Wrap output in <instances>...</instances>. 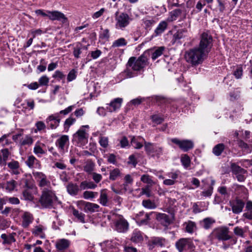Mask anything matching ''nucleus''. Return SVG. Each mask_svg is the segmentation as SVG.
Masks as SVG:
<instances>
[{
	"instance_id": "obj_39",
	"label": "nucleus",
	"mask_w": 252,
	"mask_h": 252,
	"mask_svg": "<svg viewBox=\"0 0 252 252\" xmlns=\"http://www.w3.org/2000/svg\"><path fill=\"white\" fill-rule=\"evenodd\" d=\"M82 53V44L80 42H77L73 48V55L75 59H78L81 58Z\"/></svg>"
},
{
	"instance_id": "obj_26",
	"label": "nucleus",
	"mask_w": 252,
	"mask_h": 252,
	"mask_svg": "<svg viewBox=\"0 0 252 252\" xmlns=\"http://www.w3.org/2000/svg\"><path fill=\"white\" fill-rule=\"evenodd\" d=\"M83 204L84 206V211L87 213H94L98 212L99 206L96 204L85 202L83 201Z\"/></svg>"
},
{
	"instance_id": "obj_15",
	"label": "nucleus",
	"mask_w": 252,
	"mask_h": 252,
	"mask_svg": "<svg viewBox=\"0 0 252 252\" xmlns=\"http://www.w3.org/2000/svg\"><path fill=\"white\" fill-rule=\"evenodd\" d=\"M155 213L156 214L157 221L166 229L168 228L169 225L172 223V220L168 215L161 213L155 212Z\"/></svg>"
},
{
	"instance_id": "obj_21",
	"label": "nucleus",
	"mask_w": 252,
	"mask_h": 252,
	"mask_svg": "<svg viewBox=\"0 0 252 252\" xmlns=\"http://www.w3.org/2000/svg\"><path fill=\"white\" fill-rule=\"evenodd\" d=\"M168 23L165 21H161L154 31L152 37L160 36L167 29Z\"/></svg>"
},
{
	"instance_id": "obj_47",
	"label": "nucleus",
	"mask_w": 252,
	"mask_h": 252,
	"mask_svg": "<svg viewBox=\"0 0 252 252\" xmlns=\"http://www.w3.org/2000/svg\"><path fill=\"white\" fill-rule=\"evenodd\" d=\"M142 204L144 207L149 209H154L157 208L155 203L150 199L143 200Z\"/></svg>"
},
{
	"instance_id": "obj_50",
	"label": "nucleus",
	"mask_w": 252,
	"mask_h": 252,
	"mask_svg": "<svg viewBox=\"0 0 252 252\" xmlns=\"http://www.w3.org/2000/svg\"><path fill=\"white\" fill-rule=\"evenodd\" d=\"M164 47L161 46L158 47L152 54V59L153 60H155L158 57L160 56L163 54V51L164 50Z\"/></svg>"
},
{
	"instance_id": "obj_63",
	"label": "nucleus",
	"mask_w": 252,
	"mask_h": 252,
	"mask_svg": "<svg viewBox=\"0 0 252 252\" xmlns=\"http://www.w3.org/2000/svg\"><path fill=\"white\" fill-rule=\"evenodd\" d=\"M151 119L153 122L158 125L161 124L164 120L163 118L157 115H153L151 116Z\"/></svg>"
},
{
	"instance_id": "obj_62",
	"label": "nucleus",
	"mask_w": 252,
	"mask_h": 252,
	"mask_svg": "<svg viewBox=\"0 0 252 252\" xmlns=\"http://www.w3.org/2000/svg\"><path fill=\"white\" fill-rule=\"evenodd\" d=\"M213 189V187H209L207 190H204L201 192V195L205 197H210L212 194Z\"/></svg>"
},
{
	"instance_id": "obj_35",
	"label": "nucleus",
	"mask_w": 252,
	"mask_h": 252,
	"mask_svg": "<svg viewBox=\"0 0 252 252\" xmlns=\"http://www.w3.org/2000/svg\"><path fill=\"white\" fill-rule=\"evenodd\" d=\"M185 101L183 100L178 101H174L171 100V103L169 104L168 107H170L171 112H175L179 107L183 108L182 106L183 105L185 106Z\"/></svg>"
},
{
	"instance_id": "obj_49",
	"label": "nucleus",
	"mask_w": 252,
	"mask_h": 252,
	"mask_svg": "<svg viewBox=\"0 0 252 252\" xmlns=\"http://www.w3.org/2000/svg\"><path fill=\"white\" fill-rule=\"evenodd\" d=\"M186 224V230L188 233H192L196 228V225L194 222L189 220Z\"/></svg>"
},
{
	"instance_id": "obj_9",
	"label": "nucleus",
	"mask_w": 252,
	"mask_h": 252,
	"mask_svg": "<svg viewBox=\"0 0 252 252\" xmlns=\"http://www.w3.org/2000/svg\"><path fill=\"white\" fill-rule=\"evenodd\" d=\"M32 174L38 187L41 189L43 190V189H51V182L44 173L41 172H33Z\"/></svg>"
},
{
	"instance_id": "obj_34",
	"label": "nucleus",
	"mask_w": 252,
	"mask_h": 252,
	"mask_svg": "<svg viewBox=\"0 0 252 252\" xmlns=\"http://www.w3.org/2000/svg\"><path fill=\"white\" fill-rule=\"evenodd\" d=\"M166 240L162 237H154L149 242V245L152 247L155 246L163 247L164 246Z\"/></svg>"
},
{
	"instance_id": "obj_64",
	"label": "nucleus",
	"mask_w": 252,
	"mask_h": 252,
	"mask_svg": "<svg viewBox=\"0 0 252 252\" xmlns=\"http://www.w3.org/2000/svg\"><path fill=\"white\" fill-rule=\"evenodd\" d=\"M233 75L237 79L241 78L243 75V69L241 66H238L233 72Z\"/></svg>"
},
{
	"instance_id": "obj_18",
	"label": "nucleus",
	"mask_w": 252,
	"mask_h": 252,
	"mask_svg": "<svg viewBox=\"0 0 252 252\" xmlns=\"http://www.w3.org/2000/svg\"><path fill=\"white\" fill-rule=\"evenodd\" d=\"M88 138V134L85 129L80 128L73 135V140L77 143H82L87 141Z\"/></svg>"
},
{
	"instance_id": "obj_61",
	"label": "nucleus",
	"mask_w": 252,
	"mask_h": 252,
	"mask_svg": "<svg viewBox=\"0 0 252 252\" xmlns=\"http://www.w3.org/2000/svg\"><path fill=\"white\" fill-rule=\"evenodd\" d=\"M143 23L146 29H150L156 23V21L153 19L150 20L144 19L143 20Z\"/></svg>"
},
{
	"instance_id": "obj_20",
	"label": "nucleus",
	"mask_w": 252,
	"mask_h": 252,
	"mask_svg": "<svg viewBox=\"0 0 252 252\" xmlns=\"http://www.w3.org/2000/svg\"><path fill=\"white\" fill-rule=\"evenodd\" d=\"M49 13V18L52 21L58 20L64 23L67 21V18L63 13L58 11H47Z\"/></svg>"
},
{
	"instance_id": "obj_12",
	"label": "nucleus",
	"mask_w": 252,
	"mask_h": 252,
	"mask_svg": "<svg viewBox=\"0 0 252 252\" xmlns=\"http://www.w3.org/2000/svg\"><path fill=\"white\" fill-rule=\"evenodd\" d=\"M152 101L156 103L161 108V112H165V107H168V105L171 103V100L161 95H153L149 97Z\"/></svg>"
},
{
	"instance_id": "obj_8",
	"label": "nucleus",
	"mask_w": 252,
	"mask_h": 252,
	"mask_svg": "<svg viewBox=\"0 0 252 252\" xmlns=\"http://www.w3.org/2000/svg\"><path fill=\"white\" fill-rule=\"evenodd\" d=\"M175 247L179 252H184L188 250H193L195 246L191 238H180L175 243Z\"/></svg>"
},
{
	"instance_id": "obj_60",
	"label": "nucleus",
	"mask_w": 252,
	"mask_h": 252,
	"mask_svg": "<svg viewBox=\"0 0 252 252\" xmlns=\"http://www.w3.org/2000/svg\"><path fill=\"white\" fill-rule=\"evenodd\" d=\"M232 172L233 174H236L240 171H243V168L236 164L235 163H232L230 166Z\"/></svg>"
},
{
	"instance_id": "obj_7",
	"label": "nucleus",
	"mask_w": 252,
	"mask_h": 252,
	"mask_svg": "<svg viewBox=\"0 0 252 252\" xmlns=\"http://www.w3.org/2000/svg\"><path fill=\"white\" fill-rule=\"evenodd\" d=\"M115 18L116 21L115 28L121 30H124L132 20V19L127 13L125 12L119 13L118 11L115 13Z\"/></svg>"
},
{
	"instance_id": "obj_25",
	"label": "nucleus",
	"mask_w": 252,
	"mask_h": 252,
	"mask_svg": "<svg viewBox=\"0 0 252 252\" xmlns=\"http://www.w3.org/2000/svg\"><path fill=\"white\" fill-rule=\"evenodd\" d=\"M66 188L68 193L71 196L77 195L81 190L79 186H78L77 184L72 182L69 183L67 185Z\"/></svg>"
},
{
	"instance_id": "obj_16",
	"label": "nucleus",
	"mask_w": 252,
	"mask_h": 252,
	"mask_svg": "<svg viewBox=\"0 0 252 252\" xmlns=\"http://www.w3.org/2000/svg\"><path fill=\"white\" fill-rule=\"evenodd\" d=\"M60 122L58 115L55 114L50 115L46 120L48 128L52 129L56 128L59 126Z\"/></svg>"
},
{
	"instance_id": "obj_31",
	"label": "nucleus",
	"mask_w": 252,
	"mask_h": 252,
	"mask_svg": "<svg viewBox=\"0 0 252 252\" xmlns=\"http://www.w3.org/2000/svg\"><path fill=\"white\" fill-rule=\"evenodd\" d=\"M20 185L24 189H32L34 185L31 177H23L20 181Z\"/></svg>"
},
{
	"instance_id": "obj_59",
	"label": "nucleus",
	"mask_w": 252,
	"mask_h": 252,
	"mask_svg": "<svg viewBox=\"0 0 252 252\" xmlns=\"http://www.w3.org/2000/svg\"><path fill=\"white\" fill-rule=\"evenodd\" d=\"M76 73L77 71L75 69H72L71 70L67 76V82H71L75 79L77 76Z\"/></svg>"
},
{
	"instance_id": "obj_38",
	"label": "nucleus",
	"mask_w": 252,
	"mask_h": 252,
	"mask_svg": "<svg viewBox=\"0 0 252 252\" xmlns=\"http://www.w3.org/2000/svg\"><path fill=\"white\" fill-rule=\"evenodd\" d=\"M96 187L97 185L93 182H88L87 181L81 182L79 186L81 190L87 189H94Z\"/></svg>"
},
{
	"instance_id": "obj_1",
	"label": "nucleus",
	"mask_w": 252,
	"mask_h": 252,
	"mask_svg": "<svg viewBox=\"0 0 252 252\" xmlns=\"http://www.w3.org/2000/svg\"><path fill=\"white\" fill-rule=\"evenodd\" d=\"M150 56V51H145L139 57H130L126 64L125 70L126 77L132 78L135 76L133 71H144V68L149 65V60Z\"/></svg>"
},
{
	"instance_id": "obj_23",
	"label": "nucleus",
	"mask_w": 252,
	"mask_h": 252,
	"mask_svg": "<svg viewBox=\"0 0 252 252\" xmlns=\"http://www.w3.org/2000/svg\"><path fill=\"white\" fill-rule=\"evenodd\" d=\"M26 165L31 168H40L41 164L39 160L36 159L33 156L31 155L28 157L25 162Z\"/></svg>"
},
{
	"instance_id": "obj_52",
	"label": "nucleus",
	"mask_w": 252,
	"mask_h": 252,
	"mask_svg": "<svg viewBox=\"0 0 252 252\" xmlns=\"http://www.w3.org/2000/svg\"><path fill=\"white\" fill-rule=\"evenodd\" d=\"M29 189H23L22 192L23 197L26 200L32 201L33 199V196Z\"/></svg>"
},
{
	"instance_id": "obj_36",
	"label": "nucleus",
	"mask_w": 252,
	"mask_h": 252,
	"mask_svg": "<svg viewBox=\"0 0 252 252\" xmlns=\"http://www.w3.org/2000/svg\"><path fill=\"white\" fill-rule=\"evenodd\" d=\"M122 173L120 169L115 168L110 170L109 179L111 181H115L122 177Z\"/></svg>"
},
{
	"instance_id": "obj_28",
	"label": "nucleus",
	"mask_w": 252,
	"mask_h": 252,
	"mask_svg": "<svg viewBox=\"0 0 252 252\" xmlns=\"http://www.w3.org/2000/svg\"><path fill=\"white\" fill-rule=\"evenodd\" d=\"M144 238L142 232L135 229L131 234L130 240L135 244H141L143 241Z\"/></svg>"
},
{
	"instance_id": "obj_5",
	"label": "nucleus",
	"mask_w": 252,
	"mask_h": 252,
	"mask_svg": "<svg viewBox=\"0 0 252 252\" xmlns=\"http://www.w3.org/2000/svg\"><path fill=\"white\" fill-rule=\"evenodd\" d=\"M111 218L113 222L114 228L119 232H125L128 230V223L124 218L123 216L120 215L113 213L108 216Z\"/></svg>"
},
{
	"instance_id": "obj_24",
	"label": "nucleus",
	"mask_w": 252,
	"mask_h": 252,
	"mask_svg": "<svg viewBox=\"0 0 252 252\" xmlns=\"http://www.w3.org/2000/svg\"><path fill=\"white\" fill-rule=\"evenodd\" d=\"M69 142V137L67 135H63L58 139L56 142V145L58 149L62 152H64L66 144Z\"/></svg>"
},
{
	"instance_id": "obj_6",
	"label": "nucleus",
	"mask_w": 252,
	"mask_h": 252,
	"mask_svg": "<svg viewBox=\"0 0 252 252\" xmlns=\"http://www.w3.org/2000/svg\"><path fill=\"white\" fill-rule=\"evenodd\" d=\"M200 39L198 48L208 55L213 46L212 36L208 32H204L201 34Z\"/></svg>"
},
{
	"instance_id": "obj_14",
	"label": "nucleus",
	"mask_w": 252,
	"mask_h": 252,
	"mask_svg": "<svg viewBox=\"0 0 252 252\" xmlns=\"http://www.w3.org/2000/svg\"><path fill=\"white\" fill-rule=\"evenodd\" d=\"M188 31L185 29L178 30L175 33L173 34L171 41L172 45L175 44H181L182 39L187 36Z\"/></svg>"
},
{
	"instance_id": "obj_29",
	"label": "nucleus",
	"mask_w": 252,
	"mask_h": 252,
	"mask_svg": "<svg viewBox=\"0 0 252 252\" xmlns=\"http://www.w3.org/2000/svg\"><path fill=\"white\" fill-rule=\"evenodd\" d=\"M10 154L7 148L3 149L0 151V165L4 166L6 164V161Z\"/></svg>"
},
{
	"instance_id": "obj_41",
	"label": "nucleus",
	"mask_w": 252,
	"mask_h": 252,
	"mask_svg": "<svg viewBox=\"0 0 252 252\" xmlns=\"http://www.w3.org/2000/svg\"><path fill=\"white\" fill-rule=\"evenodd\" d=\"M52 77L57 79L58 81L62 80L63 84L65 83V75L59 70H57L54 72Z\"/></svg>"
},
{
	"instance_id": "obj_32",
	"label": "nucleus",
	"mask_w": 252,
	"mask_h": 252,
	"mask_svg": "<svg viewBox=\"0 0 252 252\" xmlns=\"http://www.w3.org/2000/svg\"><path fill=\"white\" fill-rule=\"evenodd\" d=\"M45 227L42 225H36L32 230V232L35 236H39L40 238H45V234L43 232Z\"/></svg>"
},
{
	"instance_id": "obj_30",
	"label": "nucleus",
	"mask_w": 252,
	"mask_h": 252,
	"mask_svg": "<svg viewBox=\"0 0 252 252\" xmlns=\"http://www.w3.org/2000/svg\"><path fill=\"white\" fill-rule=\"evenodd\" d=\"M7 164L8 167L12 171V174L15 175L20 174V163L18 161L12 159Z\"/></svg>"
},
{
	"instance_id": "obj_44",
	"label": "nucleus",
	"mask_w": 252,
	"mask_h": 252,
	"mask_svg": "<svg viewBox=\"0 0 252 252\" xmlns=\"http://www.w3.org/2000/svg\"><path fill=\"white\" fill-rule=\"evenodd\" d=\"M72 214L75 218H76L78 220L82 222V223H85V215L82 213L80 212L79 211L76 210L75 209L73 208L72 210Z\"/></svg>"
},
{
	"instance_id": "obj_57",
	"label": "nucleus",
	"mask_w": 252,
	"mask_h": 252,
	"mask_svg": "<svg viewBox=\"0 0 252 252\" xmlns=\"http://www.w3.org/2000/svg\"><path fill=\"white\" fill-rule=\"evenodd\" d=\"M99 143L104 148H106L108 146V138L107 137H99Z\"/></svg>"
},
{
	"instance_id": "obj_46",
	"label": "nucleus",
	"mask_w": 252,
	"mask_h": 252,
	"mask_svg": "<svg viewBox=\"0 0 252 252\" xmlns=\"http://www.w3.org/2000/svg\"><path fill=\"white\" fill-rule=\"evenodd\" d=\"M145 150L146 153L149 155L154 154L155 149L156 146H155L152 143L147 142L144 141Z\"/></svg>"
},
{
	"instance_id": "obj_4",
	"label": "nucleus",
	"mask_w": 252,
	"mask_h": 252,
	"mask_svg": "<svg viewBox=\"0 0 252 252\" xmlns=\"http://www.w3.org/2000/svg\"><path fill=\"white\" fill-rule=\"evenodd\" d=\"M229 228L226 226H220L214 228L210 234L209 238L211 241L218 240L219 241H226L232 238L229 235Z\"/></svg>"
},
{
	"instance_id": "obj_2",
	"label": "nucleus",
	"mask_w": 252,
	"mask_h": 252,
	"mask_svg": "<svg viewBox=\"0 0 252 252\" xmlns=\"http://www.w3.org/2000/svg\"><path fill=\"white\" fill-rule=\"evenodd\" d=\"M58 201V197L51 189H43L39 199L41 206L46 208H53Z\"/></svg>"
},
{
	"instance_id": "obj_17",
	"label": "nucleus",
	"mask_w": 252,
	"mask_h": 252,
	"mask_svg": "<svg viewBox=\"0 0 252 252\" xmlns=\"http://www.w3.org/2000/svg\"><path fill=\"white\" fill-rule=\"evenodd\" d=\"M123 102L122 98L118 97L113 99L109 104H106V109L108 112H113L117 111L121 107Z\"/></svg>"
},
{
	"instance_id": "obj_13",
	"label": "nucleus",
	"mask_w": 252,
	"mask_h": 252,
	"mask_svg": "<svg viewBox=\"0 0 252 252\" xmlns=\"http://www.w3.org/2000/svg\"><path fill=\"white\" fill-rule=\"evenodd\" d=\"M155 212H151L149 213H145L144 211L139 212L135 217L136 221L139 225H147L151 220L150 216Z\"/></svg>"
},
{
	"instance_id": "obj_19",
	"label": "nucleus",
	"mask_w": 252,
	"mask_h": 252,
	"mask_svg": "<svg viewBox=\"0 0 252 252\" xmlns=\"http://www.w3.org/2000/svg\"><path fill=\"white\" fill-rule=\"evenodd\" d=\"M71 245L70 240L63 238L56 241L55 247L58 251L63 252L67 250Z\"/></svg>"
},
{
	"instance_id": "obj_11",
	"label": "nucleus",
	"mask_w": 252,
	"mask_h": 252,
	"mask_svg": "<svg viewBox=\"0 0 252 252\" xmlns=\"http://www.w3.org/2000/svg\"><path fill=\"white\" fill-rule=\"evenodd\" d=\"M171 141L174 144L178 145L180 149L184 152H187L193 148V142L189 140H181L178 138H172Z\"/></svg>"
},
{
	"instance_id": "obj_45",
	"label": "nucleus",
	"mask_w": 252,
	"mask_h": 252,
	"mask_svg": "<svg viewBox=\"0 0 252 252\" xmlns=\"http://www.w3.org/2000/svg\"><path fill=\"white\" fill-rule=\"evenodd\" d=\"M218 191L223 196L224 199H228L230 196V192L225 186L219 187Z\"/></svg>"
},
{
	"instance_id": "obj_22",
	"label": "nucleus",
	"mask_w": 252,
	"mask_h": 252,
	"mask_svg": "<svg viewBox=\"0 0 252 252\" xmlns=\"http://www.w3.org/2000/svg\"><path fill=\"white\" fill-rule=\"evenodd\" d=\"M22 225L25 228H28L34 220L33 215L28 212H25L24 213L22 216Z\"/></svg>"
},
{
	"instance_id": "obj_10",
	"label": "nucleus",
	"mask_w": 252,
	"mask_h": 252,
	"mask_svg": "<svg viewBox=\"0 0 252 252\" xmlns=\"http://www.w3.org/2000/svg\"><path fill=\"white\" fill-rule=\"evenodd\" d=\"M229 205L231 207L229 210H231L234 214H239L243 212L245 206V202L242 199L236 197L229 200Z\"/></svg>"
},
{
	"instance_id": "obj_53",
	"label": "nucleus",
	"mask_w": 252,
	"mask_h": 252,
	"mask_svg": "<svg viewBox=\"0 0 252 252\" xmlns=\"http://www.w3.org/2000/svg\"><path fill=\"white\" fill-rule=\"evenodd\" d=\"M98 193L97 192H94L92 191H85L83 194V197L86 199H93L97 196Z\"/></svg>"
},
{
	"instance_id": "obj_37",
	"label": "nucleus",
	"mask_w": 252,
	"mask_h": 252,
	"mask_svg": "<svg viewBox=\"0 0 252 252\" xmlns=\"http://www.w3.org/2000/svg\"><path fill=\"white\" fill-rule=\"evenodd\" d=\"M225 146L223 143H219L216 145L212 149L213 154L219 157L221 155L222 152L225 149Z\"/></svg>"
},
{
	"instance_id": "obj_48",
	"label": "nucleus",
	"mask_w": 252,
	"mask_h": 252,
	"mask_svg": "<svg viewBox=\"0 0 252 252\" xmlns=\"http://www.w3.org/2000/svg\"><path fill=\"white\" fill-rule=\"evenodd\" d=\"M127 44V42L126 40L123 38L121 37L117 40H116L114 41L112 45V47L115 48V47H119L121 46H126Z\"/></svg>"
},
{
	"instance_id": "obj_40",
	"label": "nucleus",
	"mask_w": 252,
	"mask_h": 252,
	"mask_svg": "<svg viewBox=\"0 0 252 252\" xmlns=\"http://www.w3.org/2000/svg\"><path fill=\"white\" fill-rule=\"evenodd\" d=\"M141 140L144 141V139L141 137H133L131 140V144L134 148L138 149H141L143 147Z\"/></svg>"
},
{
	"instance_id": "obj_56",
	"label": "nucleus",
	"mask_w": 252,
	"mask_h": 252,
	"mask_svg": "<svg viewBox=\"0 0 252 252\" xmlns=\"http://www.w3.org/2000/svg\"><path fill=\"white\" fill-rule=\"evenodd\" d=\"M33 153L38 157H39L40 155H44L46 153L45 151L43 150L39 145L36 144L33 148Z\"/></svg>"
},
{
	"instance_id": "obj_54",
	"label": "nucleus",
	"mask_w": 252,
	"mask_h": 252,
	"mask_svg": "<svg viewBox=\"0 0 252 252\" xmlns=\"http://www.w3.org/2000/svg\"><path fill=\"white\" fill-rule=\"evenodd\" d=\"M234 233L237 236L244 238L245 237V231L242 227L236 226L233 229Z\"/></svg>"
},
{
	"instance_id": "obj_27",
	"label": "nucleus",
	"mask_w": 252,
	"mask_h": 252,
	"mask_svg": "<svg viewBox=\"0 0 252 252\" xmlns=\"http://www.w3.org/2000/svg\"><path fill=\"white\" fill-rule=\"evenodd\" d=\"M216 222L214 219L208 217L199 221V224L203 228L208 230L211 228L213 225Z\"/></svg>"
},
{
	"instance_id": "obj_51",
	"label": "nucleus",
	"mask_w": 252,
	"mask_h": 252,
	"mask_svg": "<svg viewBox=\"0 0 252 252\" xmlns=\"http://www.w3.org/2000/svg\"><path fill=\"white\" fill-rule=\"evenodd\" d=\"M74 106L71 105L69 106L68 107L66 108L65 109L60 111L58 113H55V114H58L59 118L61 120L62 118V115L65 116L68 114L70 112H71Z\"/></svg>"
},
{
	"instance_id": "obj_42",
	"label": "nucleus",
	"mask_w": 252,
	"mask_h": 252,
	"mask_svg": "<svg viewBox=\"0 0 252 252\" xmlns=\"http://www.w3.org/2000/svg\"><path fill=\"white\" fill-rule=\"evenodd\" d=\"M72 116V114L71 115L69 118L66 119L64 123V129L66 132L69 130L70 126L76 122V119L73 118Z\"/></svg>"
},
{
	"instance_id": "obj_43",
	"label": "nucleus",
	"mask_w": 252,
	"mask_h": 252,
	"mask_svg": "<svg viewBox=\"0 0 252 252\" xmlns=\"http://www.w3.org/2000/svg\"><path fill=\"white\" fill-rule=\"evenodd\" d=\"M33 142L32 137L30 135H26L24 138H23L20 141V145L24 146L25 145H31Z\"/></svg>"
},
{
	"instance_id": "obj_55",
	"label": "nucleus",
	"mask_w": 252,
	"mask_h": 252,
	"mask_svg": "<svg viewBox=\"0 0 252 252\" xmlns=\"http://www.w3.org/2000/svg\"><path fill=\"white\" fill-rule=\"evenodd\" d=\"M108 202L107 194L101 191L99 198V203L104 206L107 205Z\"/></svg>"
},
{
	"instance_id": "obj_33",
	"label": "nucleus",
	"mask_w": 252,
	"mask_h": 252,
	"mask_svg": "<svg viewBox=\"0 0 252 252\" xmlns=\"http://www.w3.org/2000/svg\"><path fill=\"white\" fill-rule=\"evenodd\" d=\"M14 234L15 233L9 234V235L5 233L2 234L0 236L1 238L3 240L2 244L4 245H10L12 243L15 242L16 240L14 236Z\"/></svg>"
},
{
	"instance_id": "obj_3",
	"label": "nucleus",
	"mask_w": 252,
	"mask_h": 252,
	"mask_svg": "<svg viewBox=\"0 0 252 252\" xmlns=\"http://www.w3.org/2000/svg\"><path fill=\"white\" fill-rule=\"evenodd\" d=\"M207 56L199 48L195 47L187 52L185 57L188 62L195 65L202 63Z\"/></svg>"
},
{
	"instance_id": "obj_58",
	"label": "nucleus",
	"mask_w": 252,
	"mask_h": 252,
	"mask_svg": "<svg viewBox=\"0 0 252 252\" xmlns=\"http://www.w3.org/2000/svg\"><path fill=\"white\" fill-rule=\"evenodd\" d=\"M49 79L46 75H43L38 80V84L40 86H48Z\"/></svg>"
}]
</instances>
